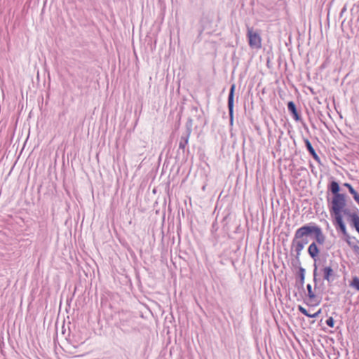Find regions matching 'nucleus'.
Instances as JSON below:
<instances>
[{
  "label": "nucleus",
  "mask_w": 359,
  "mask_h": 359,
  "mask_svg": "<svg viewBox=\"0 0 359 359\" xmlns=\"http://www.w3.org/2000/svg\"><path fill=\"white\" fill-rule=\"evenodd\" d=\"M294 248L297 255H299L305 245L308 243V240L294 239Z\"/></svg>",
  "instance_id": "6e6552de"
},
{
  "label": "nucleus",
  "mask_w": 359,
  "mask_h": 359,
  "mask_svg": "<svg viewBox=\"0 0 359 359\" xmlns=\"http://www.w3.org/2000/svg\"><path fill=\"white\" fill-rule=\"evenodd\" d=\"M313 233L315 235L317 243L318 244L323 245L325 238L319 226L314 225Z\"/></svg>",
  "instance_id": "0eeeda50"
},
{
  "label": "nucleus",
  "mask_w": 359,
  "mask_h": 359,
  "mask_svg": "<svg viewBox=\"0 0 359 359\" xmlns=\"http://www.w3.org/2000/svg\"><path fill=\"white\" fill-rule=\"evenodd\" d=\"M247 36L250 48L254 49H260L262 48V37L257 32L254 31L252 27H248Z\"/></svg>",
  "instance_id": "f03ea898"
},
{
  "label": "nucleus",
  "mask_w": 359,
  "mask_h": 359,
  "mask_svg": "<svg viewBox=\"0 0 359 359\" xmlns=\"http://www.w3.org/2000/svg\"><path fill=\"white\" fill-rule=\"evenodd\" d=\"M305 144H306V147L308 149L309 152L313 156V158L315 160L318 161L319 160L318 155L316 154V151L314 150V149L311 146V143L309 142V140H306Z\"/></svg>",
  "instance_id": "f8f14e48"
},
{
  "label": "nucleus",
  "mask_w": 359,
  "mask_h": 359,
  "mask_svg": "<svg viewBox=\"0 0 359 359\" xmlns=\"http://www.w3.org/2000/svg\"><path fill=\"white\" fill-rule=\"evenodd\" d=\"M308 289H309V297L310 298H313L314 297V294L311 292V287L309 285L308 286Z\"/></svg>",
  "instance_id": "a211bd4d"
},
{
  "label": "nucleus",
  "mask_w": 359,
  "mask_h": 359,
  "mask_svg": "<svg viewBox=\"0 0 359 359\" xmlns=\"http://www.w3.org/2000/svg\"><path fill=\"white\" fill-rule=\"evenodd\" d=\"M350 287H353L356 289L357 290H359V278L358 277H353L350 282L349 284Z\"/></svg>",
  "instance_id": "2eb2a0df"
},
{
  "label": "nucleus",
  "mask_w": 359,
  "mask_h": 359,
  "mask_svg": "<svg viewBox=\"0 0 359 359\" xmlns=\"http://www.w3.org/2000/svg\"><path fill=\"white\" fill-rule=\"evenodd\" d=\"M326 324L330 327H333L334 326V320L332 317H330L329 318H327L326 320Z\"/></svg>",
  "instance_id": "dca6fc26"
},
{
  "label": "nucleus",
  "mask_w": 359,
  "mask_h": 359,
  "mask_svg": "<svg viewBox=\"0 0 359 359\" xmlns=\"http://www.w3.org/2000/svg\"><path fill=\"white\" fill-rule=\"evenodd\" d=\"M314 225H304L299 227L294 233V239L307 240L306 237L313 233Z\"/></svg>",
  "instance_id": "7ed1b4c3"
},
{
  "label": "nucleus",
  "mask_w": 359,
  "mask_h": 359,
  "mask_svg": "<svg viewBox=\"0 0 359 359\" xmlns=\"http://www.w3.org/2000/svg\"><path fill=\"white\" fill-rule=\"evenodd\" d=\"M298 310L302 312V313L309 318H316L320 313L322 312V309H320L317 311H315L313 314H309L308 310L304 306L299 305L298 306Z\"/></svg>",
  "instance_id": "9d476101"
},
{
  "label": "nucleus",
  "mask_w": 359,
  "mask_h": 359,
  "mask_svg": "<svg viewBox=\"0 0 359 359\" xmlns=\"http://www.w3.org/2000/svg\"><path fill=\"white\" fill-rule=\"evenodd\" d=\"M344 186L346 188H348V191L351 193V194L353 196V199L356 201V203L359 205V193L357 192L353 187L352 185L346 182L344 184Z\"/></svg>",
  "instance_id": "9b49d317"
},
{
  "label": "nucleus",
  "mask_w": 359,
  "mask_h": 359,
  "mask_svg": "<svg viewBox=\"0 0 359 359\" xmlns=\"http://www.w3.org/2000/svg\"><path fill=\"white\" fill-rule=\"evenodd\" d=\"M339 185L336 181H333L330 184V191L334 194V196H337V194H341L339 193Z\"/></svg>",
  "instance_id": "4468645a"
},
{
  "label": "nucleus",
  "mask_w": 359,
  "mask_h": 359,
  "mask_svg": "<svg viewBox=\"0 0 359 359\" xmlns=\"http://www.w3.org/2000/svg\"><path fill=\"white\" fill-rule=\"evenodd\" d=\"M300 271H301V273H302V278H304V269L302 268V269H300Z\"/></svg>",
  "instance_id": "6ab92c4d"
},
{
  "label": "nucleus",
  "mask_w": 359,
  "mask_h": 359,
  "mask_svg": "<svg viewBox=\"0 0 359 359\" xmlns=\"http://www.w3.org/2000/svg\"><path fill=\"white\" fill-rule=\"evenodd\" d=\"M235 88H236L235 84H232L231 86V88H230L229 97H228V108H229V116L231 117H232L233 111V96H234Z\"/></svg>",
  "instance_id": "423d86ee"
},
{
  "label": "nucleus",
  "mask_w": 359,
  "mask_h": 359,
  "mask_svg": "<svg viewBox=\"0 0 359 359\" xmlns=\"http://www.w3.org/2000/svg\"><path fill=\"white\" fill-rule=\"evenodd\" d=\"M346 207V199L344 194L333 196L329 205V210L331 217L334 219V224L339 226L340 231L346 233V226L344 222L342 210Z\"/></svg>",
  "instance_id": "f257e3e1"
},
{
  "label": "nucleus",
  "mask_w": 359,
  "mask_h": 359,
  "mask_svg": "<svg viewBox=\"0 0 359 359\" xmlns=\"http://www.w3.org/2000/svg\"><path fill=\"white\" fill-rule=\"evenodd\" d=\"M352 249L354 251V252L359 255V245H353L352 246Z\"/></svg>",
  "instance_id": "f3484780"
},
{
  "label": "nucleus",
  "mask_w": 359,
  "mask_h": 359,
  "mask_svg": "<svg viewBox=\"0 0 359 359\" xmlns=\"http://www.w3.org/2000/svg\"><path fill=\"white\" fill-rule=\"evenodd\" d=\"M342 214L347 215L350 217L352 224L353 225L355 230L359 233V216L357 213H351L350 210L346 208H344L342 210Z\"/></svg>",
  "instance_id": "20e7f679"
},
{
  "label": "nucleus",
  "mask_w": 359,
  "mask_h": 359,
  "mask_svg": "<svg viewBox=\"0 0 359 359\" xmlns=\"http://www.w3.org/2000/svg\"><path fill=\"white\" fill-rule=\"evenodd\" d=\"M287 108L291 111V113L294 115V119L298 120L299 119V115L298 112L297 111L295 104L293 102H290L287 104Z\"/></svg>",
  "instance_id": "ddd939ff"
},
{
  "label": "nucleus",
  "mask_w": 359,
  "mask_h": 359,
  "mask_svg": "<svg viewBox=\"0 0 359 359\" xmlns=\"http://www.w3.org/2000/svg\"><path fill=\"white\" fill-rule=\"evenodd\" d=\"M323 279L327 282H332L334 279V271L330 266H325L322 269Z\"/></svg>",
  "instance_id": "39448f33"
},
{
  "label": "nucleus",
  "mask_w": 359,
  "mask_h": 359,
  "mask_svg": "<svg viewBox=\"0 0 359 359\" xmlns=\"http://www.w3.org/2000/svg\"><path fill=\"white\" fill-rule=\"evenodd\" d=\"M308 250H309V255L313 259H316L320 253V250L315 243H311L309 246Z\"/></svg>",
  "instance_id": "1a4fd4ad"
}]
</instances>
